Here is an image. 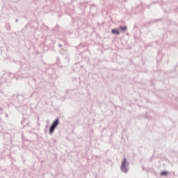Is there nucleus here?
Returning a JSON list of instances; mask_svg holds the SVG:
<instances>
[{
	"label": "nucleus",
	"instance_id": "f03ea898",
	"mask_svg": "<svg viewBox=\"0 0 178 178\" xmlns=\"http://www.w3.org/2000/svg\"><path fill=\"white\" fill-rule=\"evenodd\" d=\"M126 159H124L122 165H121V170L122 172H124L126 173L127 172V168H126Z\"/></svg>",
	"mask_w": 178,
	"mask_h": 178
},
{
	"label": "nucleus",
	"instance_id": "39448f33",
	"mask_svg": "<svg viewBox=\"0 0 178 178\" xmlns=\"http://www.w3.org/2000/svg\"><path fill=\"white\" fill-rule=\"evenodd\" d=\"M120 30H122V31H126L127 30V27L126 26H120Z\"/></svg>",
	"mask_w": 178,
	"mask_h": 178
},
{
	"label": "nucleus",
	"instance_id": "20e7f679",
	"mask_svg": "<svg viewBox=\"0 0 178 178\" xmlns=\"http://www.w3.org/2000/svg\"><path fill=\"white\" fill-rule=\"evenodd\" d=\"M161 176H168V172L166 171H163L161 172Z\"/></svg>",
	"mask_w": 178,
	"mask_h": 178
},
{
	"label": "nucleus",
	"instance_id": "f257e3e1",
	"mask_svg": "<svg viewBox=\"0 0 178 178\" xmlns=\"http://www.w3.org/2000/svg\"><path fill=\"white\" fill-rule=\"evenodd\" d=\"M58 124H59V120H56L50 128V131H49L50 134H52V133H54V131L55 129H56Z\"/></svg>",
	"mask_w": 178,
	"mask_h": 178
},
{
	"label": "nucleus",
	"instance_id": "7ed1b4c3",
	"mask_svg": "<svg viewBox=\"0 0 178 178\" xmlns=\"http://www.w3.org/2000/svg\"><path fill=\"white\" fill-rule=\"evenodd\" d=\"M111 33L113 34H117V35H119V34H120V33L119 32V31H118V29H113L111 31Z\"/></svg>",
	"mask_w": 178,
	"mask_h": 178
}]
</instances>
